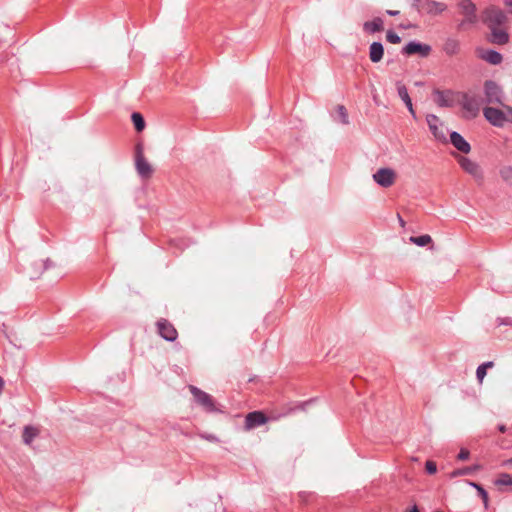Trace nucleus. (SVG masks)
Listing matches in <instances>:
<instances>
[{
  "instance_id": "obj_17",
  "label": "nucleus",
  "mask_w": 512,
  "mask_h": 512,
  "mask_svg": "<svg viewBox=\"0 0 512 512\" xmlns=\"http://www.w3.org/2000/svg\"><path fill=\"white\" fill-rule=\"evenodd\" d=\"M396 88H397L398 96L405 103V105H406L408 111L410 112V114L414 118H416V113H415V110L413 108L412 100H411V98L409 96L407 87L402 82L398 81L396 83Z\"/></svg>"
},
{
  "instance_id": "obj_32",
  "label": "nucleus",
  "mask_w": 512,
  "mask_h": 512,
  "mask_svg": "<svg viewBox=\"0 0 512 512\" xmlns=\"http://www.w3.org/2000/svg\"><path fill=\"white\" fill-rule=\"evenodd\" d=\"M199 436H200V438L207 440L209 442H214V443L220 442L219 438L214 434L200 433Z\"/></svg>"
},
{
  "instance_id": "obj_38",
  "label": "nucleus",
  "mask_w": 512,
  "mask_h": 512,
  "mask_svg": "<svg viewBox=\"0 0 512 512\" xmlns=\"http://www.w3.org/2000/svg\"><path fill=\"white\" fill-rule=\"evenodd\" d=\"M480 366L484 367L487 370L489 368L494 367V362L493 361H487V362L482 363Z\"/></svg>"
},
{
  "instance_id": "obj_43",
  "label": "nucleus",
  "mask_w": 512,
  "mask_h": 512,
  "mask_svg": "<svg viewBox=\"0 0 512 512\" xmlns=\"http://www.w3.org/2000/svg\"><path fill=\"white\" fill-rule=\"evenodd\" d=\"M306 496H310V494L306 493V492H301L300 493V497L303 499V501H307V498Z\"/></svg>"
},
{
  "instance_id": "obj_19",
  "label": "nucleus",
  "mask_w": 512,
  "mask_h": 512,
  "mask_svg": "<svg viewBox=\"0 0 512 512\" xmlns=\"http://www.w3.org/2000/svg\"><path fill=\"white\" fill-rule=\"evenodd\" d=\"M447 8L446 4L437 2L435 0L424 1L422 13L437 15L445 11Z\"/></svg>"
},
{
  "instance_id": "obj_36",
  "label": "nucleus",
  "mask_w": 512,
  "mask_h": 512,
  "mask_svg": "<svg viewBox=\"0 0 512 512\" xmlns=\"http://www.w3.org/2000/svg\"><path fill=\"white\" fill-rule=\"evenodd\" d=\"M310 403H311V401L302 402V403L298 404L297 406L290 408L288 413L294 412L297 409L305 410L306 406H308Z\"/></svg>"
},
{
  "instance_id": "obj_42",
  "label": "nucleus",
  "mask_w": 512,
  "mask_h": 512,
  "mask_svg": "<svg viewBox=\"0 0 512 512\" xmlns=\"http://www.w3.org/2000/svg\"><path fill=\"white\" fill-rule=\"evenodd\" d=\"M504 466L512 467V457L503 462Z\"/></svg>"
},
{
  "instance_id": "obj_47",
  "label": "nucleus",
  "mask_w": 512,
  "mask_h": 512,
  "mask_svg": "<svg viewBox=\"0 0 512 512\" xmlns=\"http://www.w3.org/2000/svg\"><path fill=\"white\" fill-rule=\"evenodd\" d=\"M408 512H419V509L416 505H414Z\"/></svg>"
},
{
  "instance_id": "obj_48",
  "label": "nucleus",
  "mask_w": 512,
  "mask_h": 512,
  "mask_svg": "<svg viewBox=\"0 0 512 512\" xmlns=\"http://www.w3.org/2000/svg\"><path fill=\"white\" fill-rule=\"evenodd\" d=\"M503 324L510 325V324H512V320L511 319H507L505 322H503Z\"/></svg>"
},
{
  "instance_id": "obj_4",
  "label": "nucleus",
  "mask_w": 512,
  "mask_h": 512,
  "mask_svg": "<svg viewBox=\"0 0 512 512\" xmlns=\"http://www.w3.org/2000/svg\"><path fill=\"white\" fill-rule=\"evenodd\" d=\"M485 102L487 104H499L505 106L503 103L504 92L502 88L493 80H486L484 83Z\"/></svg>"
},
{
  "instance_id": "obj_20",
  "label": "nucleus",
  "mask_w": 512,
  "mask_h": 512,
  "mask_svg": "<svg viewBox=\"0 0 512 512\" xmlns=\"http://www.w3.org/2000/svg\"><path fill=\"white\" fill-rule=\"evenodd\" d=\"M384 55V47L381 42H373L369 47V58L373 63H378Z\"/></svg>"
},
{
  "instance_id": "obj_24",
  "label": "nucleus",
  "mask_w": 512,
  "mask_h": 512,
  "mask_svg": "<svg viewBox=\"0 0 512 512\" xmlns=\"http://www.w3.org/2000/svg\"><path fill=\"white\" fill-rule=\"evenodd\" d=\"M38 436V430L33 426H25L23 429V442L27 445L31 444V442Z\"/></svg>"
},
{
  "instance_id": "obj_21",
  "label": "nucleus",
  "mask_w": 512,
  "mask_h": 512,
  "mask_svg": "<svg viewBox=\"0 0 512 512\" xmlns=\"http://www.w3.org/2000/svg\"><path fill=\"white\" fill-rule=\"evenodd\" d=\"M434 94L435 102L439 107H451L453 105L450 91L435 90Z\"/></svg>"
},
{
  "instance_id": "obj_25",
  "label": "nucleus",
  "mask_w": 512,
  "mask_h": 512,
  "mask_svg": "<svg viewBox=\"0 0 512 512\" xmlns=\"http://www.w3.org/2000/svg\"><path fill=\"white\" fill-rule=\"evenodd\" d=\"M131 119L137 132H141L144 130L145 120L140 113L134 112L131 116Z\"/></svg>"
},
{
  "instance_id": "obj_18",
  "label": "nucleus",
  "mask_w": 512,
  "mask_h": 512,
  "mask_svg": "<svg viewBox=\"0 0 512 512\" xmlns=\"http://www.w3.org/2000/svg\"><path fill=\"white\" fill-rule=\"evenodd\" d=\"M450 142L457 150L464 154H468L471 150L470 144L456 131L450 134Z\"/></svg>"
},
{
  "instance_id": "obj_44",
  "label": "nucleus",
  "mask_w": 512,
  "mask_h": 512,
  "mask_svg": "<svg viewBox=\"0 0 512 512\" xmlns=\"http://www.w3.org/2000/svg\"><path fill=\"white\" fill-rule=\"evenodd\" d=\"M400 27L403 29H409V28L413 27V25L405 23V24H401Z\"/></svg>"
},
{
  "instance_id": "obj_46",
  "label": "nucleus",
  "mask_w": 512,
  "mask_h": 512,
  "mask_svg": "<svg viewBox=\"0 0 512 512\" xmlns=\"http://www.w3.org/2000/svg\"><path fill=\"white\" fill-rule=\"evenodd\" d=\"M398 219H399V223H400V225H401L402 227H404V226H405V222H404V220L402 219V217H401L399 214H398Z\"/></svg>"
},
{
  "instance_id": "obj_30",
  "label": "nucleus",
  "mask_w": 512,
  "mask_h": 512,
  "mask_svg": "<svg viewBox=\"0 0 512 512\" xmlns=\"http://www.w3.org/2000/svg\"><path fill=\"white\" fill-rule=\"evenodd\" d=\"M386 39L388 42L392 44H398L401 41L400 36L393 32L392 30L387 31Z\"/></svg>"
},
{
  "instance_id": "obj_28",
  "label": "nucleus",
  "mask_w": 512,
  "mask_h": 512,
  "mask_svg": "<svg viewBox=\"0 0 512 512\" xmlns=\"http://www.w3.org/2000/svg\"><path fill=\"white\" fill-rule=\"evenodd\" d=\"M337 112L340 117L341 123L344 125H347L349 123V119H348V113H347L346 108L343 105H338Z\"/></svg>"
},
{
  "instance_id": "obj_29",
  "label": "nucleus",
  "mask_w": 512,
  "mask_h": 512,
  "mask_svg": "<svg viewBox=\"0 0 512 512\" xmlns=\"http://www.w3.org/2000/svg\"><path fill=\"white\" fill-rule=\"evenodd\" d=\"M500 176L504 181H510L512 179V167L505 166L500 169Z\"/></svg>"
},
{
  "instance_id": "obj_37",
  "label": "nucleus",
  "mask_w": 512,
  "mask_h": 512,
  "mask_svg": "<svg viewBox=\"0 0 512 512\" xmlns=\"http://www.w3.org/2000/svg\"><path fill=\"white\" fill-rule=\"evenodd\" d=\"M470 471H472V468H463V469H458L456 471H454L452 473L453 476H460V475H465L467 473H469Z\"/></svg>"
},
{
  "instance_id": "obj_31",
  "label": "nucleus",
  "mask_w": 512,
  "mask_h": 512,
  "mask_svg": "<svg viewBox=\"0 0 512 512\" xmlns=\"http://www.w3.org/2000/svg\"><path fill=\"white\" fill-rule=\"evenodd\" d=\"M486 374H487L486 369L479 365L476 369V378H477L479 384L483 383V380H484Z\"/></svg>"
},
{
  "instance_id": "obj_39",
  "label": "nucleus",
  "mask_w": 512,
  "mask_h": 512,
  "mask_svg": "<svg viewBox=\"0 0 512 512\" xmlns=\"http://www.w3.org/2000/svg\"><path fill=\"white\" fill-rule=\"evenodd\" d=\"M504 108L506 109L507 111V114L509 116V122H512V107H509V106H504Z\"/></svg>"
},
{
  "instance_id": "obj_26",
  "label": "nucleus",
  "mask_w": 512,
  "mask_h": 512,
  "mask_svg": "<svg viewBox=\"0 0 512 512\" xmlns=\"http://www.w3.org/2000/svg\"><path fill=\"white\" fill-rule=\"evenodd\" d=\"M496 486H510L512 490V475L508 473H501L495 480Z\"/></svg>"
},
{
  "instance_id": "obj_14",
  "label": "nucleus",
  "mask_w": 512,
  "mask_h": 512,
  "mask_svg": "<svg viewBox=\"0 0 512 512\" xmlns=\"http://www.w3.org/2000/svg\"><path fill=\"white\" fill-rule=\"evenodd\" d=\"M477 55L480 59L492 65H499L503 60L502 55L493 49H477Z\"/></svg>"
},
{
  "instance_id": "obj_22",
  "label": "nucleus",
  "mask_w": 512,
  "mask_h": 512,
  "mask_svg": "<svg viewBox=\"0 0 512 512\" xmlns=\"http://www.w3.org/2000/svg\"><path fill=\"white\" fill-rule=\"evenodd\" d=\"M363 29L369 34H374L383 30V20L380 17L374 18L372 21H366Z\"/></svg>"
},
{
  "instance_id": "obj_35",
  "label": "nucleus",
  "mask_w": 512,
  "mask_h": 512,
  "mask_svg": "<svg viewBox=\"0 0 512 512\" xmlns=\"http://www.w3.org/2000/svg\"><path fill=\"white\" fill-rule=\"evenodd\" d=\"M469 456H470V452H469L467 449L462 448V449L459 451L457 458H458L459 460L464 461V460H467V459L469 458Z\"/></svg>"
},
{
  "instance_id": "obj_33",
  "label": "nucleus",
  "mask_w": 512,
  "mask_h": 512,
  "mask_svg": "<svg viewBox=\"0 0 512 512\" xmlns=\"http://www.w3.org/2000/svg\"><path fill=\"white\" fill-rule=\"evenodd\" d=\"M477 491H478L479 496L483 500V504H484L485 508H487L488 507V501H489L487 491L482 486L479 487Z\"/></svg>"
},
{
  "instance_id": "obj_34",
  "label": "nucleus",
  "mask_w": 512,
  "mask_h": 512,
  "mask_svg": "<svg viewBox=\"0 0 512 512\" xmlns=\"http://www.w3.org/2000/svg\"><path fill=\"white\" fill-rule=\"evenodd\" d=\"M425 469L427 471L428 474H434L436 473L437 471V466H436V463L431 461V460H428L425 464Z\"/></svg>"
},
{
  "instance_id": "obj_7",
  "label": "nucleus",
  "mask_w": 512,
  "mask_h": 512,
  "mask_svg": "<svg viewBox=\"0 0 512 512\" xmlns=\"http://www.w3.org/2000/svg\"><path fill=\"white\" fill-rule=\"evenodd\" d=\"M373 180L383 188L391 187L396 181V173L391 168H380L373 174Z\"/></svg>"
},
{
  "instance_id": "obj_5",
  "label": "nucleus",
  "mask_w": 512,
  "mask_h": 512,
  "mask_svg": "<svg viewBox=\"0 0 512 512\" xmlns=\"http://www.w3.org/2000/svg\"><path fill=\"white\" fill-rule=\"evenodd\" d=\"M135 166L137 173L144 179L150 178L153 169L143 155V146L138 143L135 147Z\"/></svg>"
},
{
  "instance_id": "obj_40",
  "label": "nucleus",
  "mask_w": 512,
  "mask_h": 512,
  "mask_svg": "<svg viewBox=\"0 0 512 512\" xmlns=\"http://www.w3.org/2000/svg\"><path fill=\"white\" fill-rule=\"evenodd\" d=\"M504 4L509 9V12L512 13V0H504Z\"/></svg>"
},
{
  "instance_id": "obj_3",
  "label": "nucleus",
  "mask_w": 512,
  "mask_h": 512,
  "mask_svg": "<svg viewBox=\"0 0 512 512\" xmlns=\"http://www.w3.org/2000/svg\"><path fill=\"white\" fill-rule=\"evenodd\" d=\"M460 13L464 16L458 29H465L467 25H474L478 21L476 5L471 0H459L457 4Z\"/></svg>"
},
{
  "instance_id": "obj_8",
  "label": "nucleus",
  "mask_w": 512,
  "mask_h": 512,
  "mask_svg": "<svg viewBox=\"0 0 512 512\" xmlns=\"http://www.w3.org/2000/svg\"><path fill=\"white\" fill-rule=\"evenodd\" d=\"M158 334L166 341L173 342L178 337L174 325L167 319L161 318L156 323Z\"/></svg>"
},
{
  "instance_id": "obj_27",
  "label": "nucleus",
  "mask_w": 512,
  "mask_h": 512,
  "mask_svg": "<svg viewBox=\"0 0 512 512\" xmlns=\"http://www.w3.org/2000/svg\"><path fill=\"white\" fill-rule=\"evenodd\" d=\"M410 240L414 244L423 247L429 244L432 241V238L428 234H425L421 236H413L410 238Z\"/></svg>"
},
{
  "instance_id": "obj_10",
  "label": "nucleus",
  "mask_w": 512,
  "mask_h": 512,
  "mask_svg": "<svg viewBox=\"0 0 512 512\" xmlns=\"http://www.w3.org/2000/svg\"><path fill=\"white\" fill-rule=\"evenodd\" d=\"M458 164L468 174L473 176L475 179L481 180L483 173L480 166L473 160L465 156L457 157Z\"/></svg>"
},
{
  "instance_id": "obj_9",
  "label": "nucleus",
  "mask_w": 512,
  "mask_h": 512,
  "mask_svg": "<svg viewBox=\"0 0 512 512\" xmlns=\"http://www.w3.org/2000/svg\"><path fill=\"white\" fill-rule=\"evenodd\" d=\"M431 46L428 44L420 43L417 41H410L407 45L402 48V54L404 55H414L419 54L421 57H428L431 53Z\"/></svg>"
},
{
  "instance_id": "obj_6",
  "label": "nucleus",
  "mask_w": 512,
  "mask_h": 512,
  "mask_svg": "<svg viewBox=\"0 0 512 512\" xmlns=\"http://www.w3.org/2000/svg\"><path fill=\"white\" fill-rule=\"evenodd\" d=\"M483 115L492 126L499 128L503 127L509 120L508 114L503 110L490 106L483 109Z\"/></svg>"
},
{
  "instance_id": "obj_12",
  "label": "nucleus",
  "mask_w": 512,
  "mask_h": 512,
  "mask_svg": "<svg viewBox=\"0 0 512 512\" xmlns=\"http://www.w3.org/2000/svg\"><path fill=\"white\" fill-rule=\"evenodd\" d=\"M463 110L468 114L469 118H474L479 114L480 105L475 97L464 93L460 102Z\"/></svg>"
},
{
  "instance_id": "obj_11",
  "label": "nucleus",
  "mask_w": 512,
  "mask_h": 512,
  "mask_svg": "<svg viewBox=\"0 0 512 512\" xmlns=\"http://www.w3.org/2000/svg\"><path fill=\"white\" fill-rule=\"evenodd\" d=\"M269 418L262 411H253L246 415L244 428L249 431L268 422Z\"/></svg>"
},
{
  "instance_id": "obj_41",
  "label": "nucleus",
  "mask_w": 512,
  "mask_h": 512,
  "mask_svg": "<svg viewBox=\"0 0 512 512\" xmlns=\"http://www.w3.org/2000/svg\"><path fill=\"white\" fill-rule=\"evenodd\" d=\"M386 13L389 16H397L399 14V11H397V10H387Z\"/></svg>"
},
{
  "instance_id": "obj_1",
  "label": "nucleus",
  "mask_w": 512,
  "mask_h": 512,
  "mask_svg": "<svg viewBox=\"0 0 512 512\" xmlns=\"http://www.w3.org/2000/svg\"><path fill=\"white\" fill-rule=\"evenodd\" d=\"M482 21L489 29L503 27L507 22V16L496 6L487 7L482 13Z\"/></svg>"
},
{
  "instance_id": "obj_49",
  "label": "nucleus",
  "mask_w": 512,
  "mask_h": 512,
  "mask_svg": "<svg viewBox=\"0 0 512 512\" xmlns=\"http://www.w3.org/2000/svg\"><path fill=\"white\" fill-rule=\"evenodd\" d=\"M499 429H500L501 432H505V427L504 426H501Z\"/></svg>"
},
{
  "instance_id": "obj_15",
  "label": "nucleus",
  "mask_w": 512,
  "mask_h": 512,
  "mask_svg": "<svg viewBox=\"0 0 512 512\" xmlns=\"http://www.w3.org/2000/svg\"><path fill=\"white\" fill-rule=\"evenodd\" d=\"M48 261H34L29 264V266L26 268L27 276L30 280H36L38 279L41 274L48 268Z\"/></svg>"
},
{
  "instance_id": "obj_2",
  "label": "nucleus",
  "mask_w": 512,
  "mask_h": 512,
  "mask_svg": "<svg viewBox=\"0 0 512 512\" xmlns=\"http://www.w3.org/2000/svg\"><path fill=\"white\" fill-rule=\"evenodd\" d=\"M189 390L194 397L195 402L201 406L207 413H221L222 410L217 407L213 397L196 386L190 385Z\"/></svg>"
},
{
  "instance_id": "obj_16",
  "label": "nucleus",
  "mask_w": 512,
  "mask_h": 512,
  "mask_svg": "<svg viewBox=\"0 0 512 512\" xmlns=\"http://www.w3.org/2000/svg\"><path fill=\"white\" fill-rule=\"evenodd\" d=\"M426 121L429 126V129L433 136L440 141H445L446 137L442 130L439 129L438 125L440 124V119L438 116L434 114H428L426 116Z\"/></svg>"
},
{
  "instance_id": "obj_13",
  "label": "nucleus",
  "mask_w": 512,
  "mask_h": 512,
  "mask_svg": "<svg viewBox=\"0 0 512 512\" xmlns=\"http://www.w3.org/2000/svg\"><path fill=\"white\" fill-rule=\"evenodd\" d=\"M488 41L496 45H505L509 42V34L503 27L489 29Z\"/></svg>"
},
{
  "instance_id": "obj_45",
  "label": "nucleus",
  "mask_w": 512,
  "mask_h": 512,
  "mask_svg": "<svg viewBox=\"0 0 512 512\" xmlns=\"http://www.w3.org/2000/svg\"><path fill=\"white\" fill-rule=\"evenodd\" d=\"M469 484L475 488L476 490H478L479 487H481V485H479L478 483H475V482H469Z\"/></svg>"
},
{
  "instance_id": "obj_23",
  "label": "nucleus",
  "mask_w": 512,
  "mask_h": 512,
  "mask_svg": "<svg viewBox=\"0 0 512 512\" xmlns=\"http://www.w3.org/2000/svg\"><path fill=\"white\" fill-rule=\"evenodd\" d=\"M443 51L448 56H453V55L458 54L460 51L459 41L456 39H453V38H448L443 45Z\"/></svg>"
}]
</instances>
